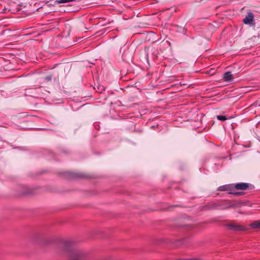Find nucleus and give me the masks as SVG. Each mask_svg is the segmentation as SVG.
<instances>
[{
    "instance_id": "obj_1",
    "label": "nucleus",
    "mask_w": 260,
    "mask_h": 260,
    "mask_svg": "<svg viewBox=\"0 0 260 260\" xmlns=\"http://www.w3.org/2000/svg\"><path fill=\"white\" fill-rule=\"evenodd\" d=\"M75 242L70 240L60 239L56 248L60 255L66 254L68 260H87L88 253L87 251L75 247Z\"/></svg>"
},
{
    "instance_id": "obj_2",
    "label": "nucleus",
    "mask_w": 260,
    "mask_h": 260,
    "mask_svg": "<svg viewBox=\"0 0 260 260\" xmlns=\"http://www.w3.org/2000/svg\"><path fill=\"white\" fill-rule=\"evenodd\" d=\"M240 203H241L236 201H228L222 203H216L211 205L209 207V208L211 209H217L225 210L230 208H235L236 207H239V204Z\"/></svg>"
},
{
    "instance_id": "obj_3",
    "label": "nucleus",
    "mask_w": 260,
    "mask_h": 260,
    "mask_svg": "<svg viewBox=\"0 0 260 260\" xmlns=\"http://www.w3.org/2000/svg\"><path fill=\"white\" fill-rule=\"evenodd\" d=\"M234 189L237 190H247L252 189L254 188V186L250 183L240 182L237 183H233Z\"/></svg>"
},
{
    "instance_id": "obj_4",
    "label": "nucleus",
    "mask_w": 260,
    "mask_h": 260,
    "mask_svg": "<svg viewBox=\"0 0 260 260\" xmlns=\"http://www.w3.org/2000/svg\"><path fill=\"white\" fill-rule=\"evenodd\" d=\"M225 226L228 230L233 231H243L245 230V229L241 225L236 224L234 223H230L226 224Z\"/></svg>"
},
{
    "instance_id": "obj_5",
    "label": "nucleus",
    "mask_w": 260,
    "mask_h": 260,
    "mask_svg": "<svg viewBox=\"0 0 260 260\" xmlns=\"http://www.w3.org/2000/svg\"><path fill=\"white\" fill-rule=\"evenodd\" d=\"M65 175L69 179L85 177V175L82 173L72 172H65Z\"/></svg>"
},
{
    "instance_id": "obj_6",
    "label": "nucleus",
    "mask_w": 260,
    "mask_h": 260,
    "mask_svg": "<svg viewBox=\"0 0 260 260\" xmlns=\"http://www.w3.org/2000/svg\"><path fill=\"white\" fill-rule=\"evenodd\" d=\"M233 186V183L220 186L218 187L217 190L221 191H227L229 192H232L234 190Z\"/></svg>"
},
{
    "instance_id": "obj_7",
    "label": "nucleus",
    "mask_w": 260,
    "mask_h": 260,
    "mask_svg": "<svg viewBox=\"0 0 260 260\" xmlns=\"http://www.w3.org/2000/svg\"><path fill=\"white\" fill-rule=\"evenodd\" d=\"M254 15L252 12L248 13L247 15L243 20V22L246 24L251 25L253 21Z\"/></svg>"
},
{
    "instance_id": "obj_8",
    "label": "nucleus",
    "mask_w": 260,
    "mask_h": 260,
    "mask_svg": "<svg viewBox=\"0 0 260 260\" xmlns=\"http://www.w3.org/2000/svg\"><path fill=\"white\" fill-rule=\"evenodd\" d=\"M224 81L227 82L232 81L234 80L233 75L230 72H226L223 75Z\"/></svg>"
},
{
    "instance_id": "obj_9",
    "label": "nucleus",
    "mask_w": 260,
    "mask_h": 260,
    "mask_svg": "<svg viewBox=\"0 0 260 260\" xmlns=\"http://www.w3.org/2000/svg\"><path fill=\"white\" fill-rule=\"evenodd\" d=\"M253 229H260V221H255L251 224Z\"/></svg>"
},
{
    "instance_id": "obj_10",
    "label": "nucleus",
    "mask_w": 260,
    "mask_h": 260,
    "mask_svg": "<svg viewBox=\"0 0 260 260\" xmlns=\"http://www.w3.org/2000/svg\"><path fill=\"white\" fill-rule=\"evenodd\" d=\"M228 193L229 194H233L235 196H240L244 194V192L243 191H233V190L232 192H229Z\"/></svg>"
},
{
    "instance_id": "obj_11",
    "label": "nucleus",
    "mask_w": 260,
    "mask_h": 260,
    "mask_svg": "<svg viewBox=\"0 0 260 260\" xmlns=\"http://www.w3.org/2000/svg\"><path fill=\"white\" fill-rule=\"evenodd\" d=\"M216 118L218 120L221 121H225L228 119V118L225 116L223 115H217Z\"/></svg>"
},
{
    "instance_id": "obj_12",
    "label": "nucleus",
    "mask_w": 260,
    "mask_h": 260,
    "mask_svg": "<svg viewBox=\"0 0 260 260\" xmlns=\"http://www.w3.org/2000/svg\"><path fill=\"white\" fill-rule=\"evenodd\" d=\"M185 239H181V240H179L177 243L176 244V245L177 246H180L182 244H184L185 243Z\"/></svg>"
},
{
    "instance_id": "obj_13",
    "label": "nucleus",
    "mask_w": 260,
    "mask_h": 260,
    "mask_svg": "<svg viewBox=\"0 0 260 260\" xmlns=\"http://www.w3.org/2000/svg\"><path fill=\"white\" fill-rule=\"evenodd\" d=\"M52 75L47 76L45 78V80L47 82L51 81L52 80Z\"/></svg>"
},
{
    "instance_id": "obj_14",
    "label": "nucleus",
    "mask_w": 260,
    "mask_h": 260,
    "mask_svg": "<svg viewBox=\"0 0 260 260\" xmlns=\"http://www.w3.org/2000/svg\"><path fill=\"white\" fill-rule=\"evenodd\" d=\"M179 260H200L198 258H188V259H180Z\"/></svg>"
},
{
    "instance_id": "obj_15",
    "label": "nucleus",
    "mask_w": 260,
    "mask_h": 260,
    "mask_svg": "<svg viewBox=\"0 0 260 260\" xmlns=\"http://www.w3.org/2000/svg\"><path fill=\"white\" fill-rule=\"evenodd\" d=\"M28 193H29V192H27V191L22 192V194H28Z\"/></svg>"
}]
</instances>
